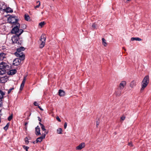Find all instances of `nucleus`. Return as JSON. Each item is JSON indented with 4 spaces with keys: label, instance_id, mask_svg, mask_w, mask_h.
I'll list each match as a JSON object with an SVG mask.
<instances>
[{
    "label": "nucleus",
    "instance_id": "nucleus-1",
    "mask_svg": "<svg viewBox=\"0 0 151 151\" xmlns=\"http://www.w3.org/2000/svg\"><path fill=\"white\" fill-rule=\"evenodd\" d=\"M23 32V30L22 29H19L18 25L14 26L12 29L11 32L12 34H15L16 35H14L12 38V40L13 43L17 45H21L22 42L19 40V36Z\"/></svg>",
    "mask_w": 151,
    "mask_h": 151
},
{
    "label": "nucleus",
    "instance_id": "nucleus-2",
    "mask_svg": "<svg viewBox=\"0 0 151 151\" xmlns=\"http://www.w3.org/2000/svg\"><path fill=\"white\" fill-rule=\"evenodd\" d=\"M24 50L25 48L24 47H20L17 48V51L14 54L17 57H21L22 59H24L25 55L22 52Z\"/></svg>",
    "mask_w": 151,
    "mask_h": 151
},
{
    "label": "nucleus",
    "instance_id": "nucleus-3",
    "mask_svg": "<svg viewBox=\"0 0 151 151\" xmlns=\"http://www.w3.org/2000/svg\"><path fill=\"white\" fill-rule=\"evenodd\" d=\"M7 20L9 23H11L13 25H18L19 29L20 28V24L17 23L18 19L15 16H10L8 18Z\"/></svg>",
    "mask_w": 151,
    "mask_h": 151
},
{
    "label": "nucleus",
    "instance_id": "nucleus-4",
    "mask_svg": "<svg viewBox=\"0 0 151 151\" xmlns=\"http://www.w3.org/2000/svg\"><path fill=\"white\" fill-rule=\"evenodd\" d=\"M11 66L8 65V63L3 62L0 63V69L2 71H6L10 69Z\"/></svg>",
    "mask_w": 151,
    "mask_h": 151
},
{
    "label": "nucleus",
    "instance_id": "nucleus-5",
    "mask_svg": "<svg viewBox=\"0 0 151 151\" xmlns=\"http://www.w3.org/2000/svg\"><path fill=\"white\" fill-rule=\"evenodd\" d=\"M149 82V76L147 75L144 77L142 81V90L147 86Z\"/></svg>",
    "mask_w": 151,
    "mask_h": 151
},
{
    "label": "nucleus",
    "instance_id": "nucleus-6",
    "mask_svg": "<svg viewBox=\"0 0 151 151\" xmlns=\"http://www.w3.org/2000/svg\"><path fill=\"white\" fill-rule=\"evenodd\" d=\"M46 37L45 35L42 34L41 36L40 40L41 42V43L40 45V48H42L45 46V42Z\"/></svg>",
    "mask_w": 151,
    "mask_h": 151
},
{
    "label": "nucleus",
    "instance_id": "nucleus-7",
    "mask_svg": "<svg viewBox=\"0 0 151 151\" xmlns=\"http://www.w3.org/2000/svg\"><path fill=\"white\" fill-rule=\"evenodd\" d=\"M48 134V132H44V134L41 137L37 138L36 140V142H40L43 140V139L45 138L46 135Z\"/></svg>",
    "mask_w": 151,
    "mask_h": 151
},
{
    "label": "nucleus",
    "instance_id": "nucleus-8",
    "mask_svg": "<svg viewBox=\"0 0 151 151\" xmlns=\"http://www.w3.org/2000/svg\"><path fill=\"white\" fill-rule=\"evenodd\" d=\"M19 58H16L13 61V65H14L17 66L21 63L22 60H24V59H22L21 57H19Z\"/></svg>",
    "mask_w": 151,
    "mask_h": 151
},
{
    "label": "nucleus",
    "instance_id": "nucleus-9",
    "mask_svg": "<svg viewBox=\"0 0 151 151\" xmlns=\"http://www.w3.org/2000/svg\"><path fill=\"white\" fill-rule=\"evenodd\" d=\"M5 94V93L0 90V106L2 105V99Z\"/></svg>",
    "mask_w": 151,
    "mask_h": 151
},
{
    "label": "nucleus",
    "instance_id": "nucleus-10",
    "mask_svg": "<svg viewBox=\"0 0 151 151\" xmlns=\"http://www.w3.org/2000/svg\"><path fill=\"white\" fill-rule=\"evenodd\" d=\"M85 143L84 142L82 143L76 147V149L78 150H81L85 147Z\"/></svg>",
    "mask_w": 151,
    "mask_h": 151
},
{
    "label": "nucleus",
    "instance_id": "nucleus-11",
    "mask_svg": "<svg viewBox=\"0 0 151 151\" xmlns=\"http://www.w3.org/2000/svg\"><path fill=\"white\" fill-rule=\"evenodd\" d=\"M126 83L125 81H123L121 82L119 84V88L120 89H123L124 86L126 85Z\"/></svg>",
    "mask_w": 151,
    "mask_h": 151
},
{
    "label": "nucleus",
    "instance_id": "nucleus-12",
    "mask_svg": "<svg viewBox=\"0 0 151 151\" xmlns=\"http://www.w3.org/2000/svg\"><path fill=\"white\" fill-rule=\"evenodd\" d=\"M27 76H25L24 77V78L23 79V80L22 81V83L21 85L20 88V90L21 91H22V89H23V88L24 87V83H25L26 80V78Z\"/></svg>",
    "mask_w": 151,
    "mask_h": 151
},
{
    "label": "nucleus",
    "instance_id": "nucleus-13",
    "mask_svg": "<svg viewBox=\"0 0 151 151\" xmlns=\"http://www.w3.org/2000/svg\"><path fill=\"white\" fill-rule=\"evenodd\" d=\"M35 134L36 135L38 136L41 134L40 132V128L38 126H37L35 128Z\"/></svg>",
    "mask_w": 151,
    "mask_h": 151
},
{
    "label": "nucleus",
    "instance_id": "nucleus-14",
    "mask_svg": "<svg viewBox=\"0 0 151 151\" xmlns=\"http://www.w3.org/2000/svg\"><path fill=\"white\" fill-rule=\"evenodd\" d=\"M122 89H120L119 88H118L116 90L115 92L116 95L117 96H119L121 94L122 90Z\"/></svg>",
    "mask_w": 151,
    "mask_h": 151
},
{
    "label": "nucleus",
    "instance_id": "nucleus-15",
    "mask_svg": "<svg viewBox=\"0 0 151 151\" xmlns=\"http://www.w3.org/2000/svg\"><path fill=\"white\" fill-rule=\"evenodd\" d=\"M59 95L60 96H64L65 95V92L63 90L60 89L59 91Z\"/></svg>",
    "mask_w": 151,
    "mask_h": 151
},
{
    "label": "nucleus",
    "instance_id": "nucleus-16",
    "mask_svg": "<svg viewBox=\"0 0 151 151\" xmlns=\"http://www.w3.org/2000/svg\"><path fill=\"white\" fill-rule=\"evenodd\" d=\"M6 58V54L3 52L1 53L0 54V60H3Z\"/></svg>",
    "mask_w": 151,
    "mask_h": 151
},
{
    "label": "nucleus",
    "instance_id": "nucleus-17",
    "mask_svg": "<svg viewBox=\"0 0 151 151\" xmlns=\"http://www.w3.org/2000/svg\"><path fill=\"white\" fill-rule=\"evenodd\" d=\"M4 10L7 13H12L13 12L12 9L9 7L6 8L5 9H4Z\"/></svg>",
    "mask_w": 151,
    "mask_h": 151
},
{
    "label": "nucleus",
    "instance_id": "nucleus-18",
    "mask_svg": "<svg viewBox=\"0 0 151 151\" xmlns=\"http://www.w3.org/2000/svg\"><path fill=\"white\" fill-rule=\"evenodd\" d=\"M9 72V74L12 75L15 74L17 72V70L15 69L12 70Z\"/></svg>",
    "mask_w": 151,
    "mask_h": 151
},
{
    "label": "nucleus",
    "instance_id": "nucleus-19",
    "mask_svg": "<svg viewBox=\"0 0 151 151\" xmlns=\"http://www.w3.org/2000/svg\"><path fill=\"white\" fill-rule=\"evenodd\" d=\"M136 83L134 81H132L130 83V87L132 88H133L136 86Z\"/></svg>",
    "mask_w": 151,
    "mask_h": 151
},
{
    "label": "nucleus",
    "instance_id": "nucleus-20",
    "mask_svg": "<svg viewBox=\"0 0 151 151\" xmlns=\"http://www.w3.org/2000/svg\"><path fill=\"white\" fill-rule=\"evenodd\" d=\"M131 41H134V40H136V41H140L142 40V39L139 38V37H132L131 39Z\"/></svg>",
    "mask_w": 151,
    "mask_h": 151
},
{
    "label": "nucleus",
    "instance_id": "nucleus-21",
    "mask_svg": "<svg viewBox=\"0 0 151 151\" xmlns=\"http://www.w3.org/2000/svg\"><path fill=\"white\" fill-rule=\"evenodd\" d=\"M102 44L105 46H106L107 45V43L106 42V40L104 38H102Z\"/></svg>",
    "mask_w": 151,
    "mask_h": 151
},
{
    "label": "nucleus",
    "instance_id": "nucleus-22",
    "mask_svg": "<svg viewBox=\"0 0 151 151\" xmlns=\"http://www.w3.org/2000/svg\"><path fill=\"white\" fill-rule=\"evenodd\" d=\"M24 19L25 20L28 21L29 19V17L28 14H25L24 15Z\"/></svg>",
    "mask_w": 151,
    "mask_h": 151
},
{
    "label": "nucleus",
    "instance_id": "nucleus-23",
    "mask_svg": "<svg viewBox=\"0 0 151 151\" xmlns=\"http://www.w3.org/2000/svg\"><path fill=\"white\" fill-rule=\"evenodd\" d=\"M62 130L61 128H59L57 129V132L59 134H62Z\"/></svg>",
    "mask_w": 151,
    "mask_h": 151
},
{
    "label": "nucleus",
    "instance_id": "nucleus-24",
    "mask_svg": "<svg viewBox=\"0 0 151 151\" xmlns=\"http://www.w3.org/2000/svg\"><path fill=\"white\" fill-rule=\"evenodd\" d=\"M37 4H38V5H37L36 6H35V8H38L40 6V2L39 1H37Z\"/></svg>",
    "mask_w": 151,
    "mask_h": 151
},
{
    "label": "nucleus",
    "instance_id": "nucleus-25",
    "mask_svg": "<svg viewBox=\"0 0 151 151\" xmlns=\"http://www.w3.org/2000/svg\"><path fill=\"white\" fill-rule=\"evenodd\" d=\"M45 24V22H42L39 24V25L42 27Z\"/></svg>",
    "mask_w": 151,
    "mask_h": 151
},
{
    "label": "nucleus",
    "instance_id": "nucleus-26",
    "mask_svg": "<svg viewBox=\"0 0 151 151\" xmlns=\"http://www.w3.org/2000/svg\"><path fill=\"white\" fill-rule=\"evenodd\" d=\"M9 123H7L6 126L4 127V129L5 130H6L8 128L9 126Z\"/></svg>",
    "mask_w": 151,
    "mask_h": 151
},
{
    "label": "nucleus",
    "instance_id": "nucleus-27",
    "mask_svg": "<svg viewBox=\"0 0 151 151\" xmlns=\"http://www.w3.org/2000/svg\"><path fill=\"white\" fill-rule=\"evenodd\" d=\"M22 147L23 148L26 150V151H28V150L29 148V147L27 146H26L25 145H23Z\"/></svg>",
    "mask_w": 151,
    "mask_h": 151
},
{
    "label": "nucleus",
    "instance_id": "nucleus-28",
    "mask_svg": "<svg viewBox=\"0 0 151 151\" xmlns=\"http://www.w3.org/2000/svg\"><path fill=\"white\" fill-rule=\"evenodd\" d=\"M41 127V128L42 130H43V131H45V132H46V129L45 128V126L43 125Z\"/></svg>",
    "mask_w": 151,
    "mask_h": 151
},
{
    "label": "nucleus",
    "instance_id": "nucleus-29",
    "mask_svg": "<svg viewBox=\"0 0 151 151\" xmlns=\"http://www.w3.org/2000/svg\"><path fill=\"white\" fill-rule=\"evenodd\" d=\"M92 28L93 29H97V28H96V25L94 23H93V24L92 25Z\"/></svg>",
    "mask_w": 151,
    "mask_h": 151
},
{
    "label": "nucleus",
    "instance_id": "nucleus-30",
    "mask_svg": "<svg viewBox=\"0 0 151 151\" xmlns=\"http://www.w3.org/2000/svg\"><path fill=\"white\" fill-rule=\"evenodd\" d=\"M12 118V114L8 118V120L9 121H10Z\"/></svg>",
    "mask_w": 151,
    "mask_h": 151
},
{
    "label": "nucleus",
    "instance_id": "nucleus-31",
    "mask_svg": "<svg viewBox=\"0 0 151 151\" xmlns=\"http://www.w3.org/2000/svg\"><path fill=\"white\" fill-rule=\"evenodd\" d=\"M24 140L26 143L28 144L29 143V141L28 140V139L27 137H25Z\"/></svg>",
    "mask_w": 151,
    "mask_h": 151
},
{
    "label": "nucleus",
    "instance_id": "nucleus-32",
    "mask_svg": "<svg viewBox=\"0 0 151 151\" xmlns=\"http://www.w3.org/2000/svg\"><path fill=\"white\" fill-rule=\"evenodd\" d=\"M14 89V88H12L10 89H9L8 91V94H9L11 92L12 90Z\"/></svg>",
    "mask_w": 151,
    "mask_h": 151
},
{
    "label": "nucleus",
    "instance_id": "nucleus-33",
    "mask_svg": "<svg viewBox=\"0 0 151 151\" xmlns=\"http://www.w3.org/2000/svg\"><path fill=\"white\" fill-rule=\"evenodd\" d=\"M34 104L35 106H38V103L36 101H35L34 103Z\"/></svg>",
    "mask_w": 151,
    "mask_h": 151
},
{
    "label": "nucleus",
    "instance_id": "nucleus-34",
    "mask_svg": "<svg viewBox=\"0 0 151 151\" xmlns=\"http://www.w3.org/2000/svg\"><path fill=\"white\" fill-rule=\"evenodd\" d=\"M125 116H121V119L123 121V120H124L125 119Z\"/></svg>",
    "mask_w": 151,
    "mask_h": 151
},
{
    "label": "nucleus",
    "instance_id": "nucleus-35",
    "mask_svg": "<svg viewBox=\"0 0 151 151\" xmlns=\"http://www.w3.org/2000/svg\"><path fill=\"white\" fill-rule=\"evenodd\" d=\"M96 127H97L99 124V123H100L99 122V121H97L96 122Z\"/></svg>",
    "mask_w": 151,
    "mask_h": 151
},
{
    "label": "nucleus",
    "instance_id": "nucleus-36",
    "mask_svg": "<svg viewBox=\"0 0 151 151\" xmlns=\"http://www.w3.org/2000/svg\"><path fill=\"white\" fill-rule=\"evenodd\" d=\"M56 119L59 122H61V120L60 119V118H59V116H57L56 117Z\"/></svg>",
    "mask_w": 151,
    "mask_h": 151
},
{
    "label": "nucleus",
    "instance_id": "nucleus-37",
    "mask_svg": "<svg viewBox=\"0 0 151 151\" xmlns=\"http://www.w3.org/2000/svg\"><path fill=\"white\" fill-rule=\"evenodd\" d=\"M67 123L66 122H65V123L64 124V128L65 129L67 127Z\"/></svg>",
    "mask_w": 151,
    "mask_h": 151
},
{
    "label": "nucleus",
    "instance_id": "nucleus-38",
    "mask_svg": "<svg viewBox=\"0 0 151 151\" xmlns=\"http://www.w3.org/2000/svg\"><path fill=\"white\" fill-rule=\"evenodd\" d=\"M132 0H124V1L125 3H128L129 1H131Z\"/></svg>",
    "mask_w": 151,
    "mask_h": 151
},
{
    "label": "nucleus",
    "instance_id": "nucleus-39",
    "mask_svg": "<svg viewBox=\"0 0 151 151\" xmlns=\"http://www.w3.org/2000/svg\"><path fill=\"white\" fill-rule=\"evenodd\" d=\"M128 145L131 147H132L133 146V145H132V142H130L128 143Z\"/></svg>",
    "mask_w": 151,
    "mask_h": 151
},
{
    "label": "nucleus",
    "instance_id": "nucleus-40",
    "mask_svg": "<svg viewBox=\"0 0 151 151\" xmlns=\"http://www.w3.org/2000/svg\"><path fill=\"white\" fill-rule=\"evenodd\" d=\"M38 107L40 109L41 111H43V109H42L40 106L38 105Z\"/></svg>",
    "mask_w": 151,
    "mask_h": 151
},
{
    "label": "nucleus",
    "instance_id": "nucleus-41",
    "mask_svg": "<svg viewBox=\"0 0 151 151\" xmlns=\"http://www.w3.org/2000/svg\"><path fill=\"white\" fill-rule=\"evenodd\" d=\"M29 113V116H29H29H30L31 115V113H30V112H29V111H27V112H26V113Z\"/></svg>",
    "mask_w": 151,
    "mask_h": 151
},
{
    "label": "nucleus",
    "instance_id": "nucleus-42",
    "mask_svg": "<svg viewBox=\"0 0 151 151\" xmlns=\"http://www.w3.org/2000/svg\"><path fill=\"white\" fill-rule=\"evenodd\" d=\"M22 26H23V27L25 28H26V25L24 24H23Z\"/></svg>",
    "mask_w": 151,
    "mask_h": 151
},
{
    "label": "nucleus",
    "instance_id": "nucleus-43",
    "mask_svg": "<svg viewBox=\"0 0 151 151\" xmlns=\"http://www.w3.org/2000/svg\"><path fill=\"white\" fill-rule=\"evenodd\" d=\"M38 119L39 121H40V122H41V119L40 118V117H38Z\"/></svg>",
    "mask_w": 151,
    "mask_h": 151
},
{
    "label": "nucleus",
    "instance_id": "nucleus-44",
    "mask_svg": "<svg viewBox=\"0 0 151 151\" xmlns=\"http://www.w3.org/2000/svg\"><path fill=\"white\" fill-rule=\"evenodd\" d=\"M28 124V122H25V124H24V125L26 126Z\"/></svg>",
    "mask_w": 151,
    "mask_h": 151
},
{
    "label": "nucleus",
    "instance_id": "nucleus-45",
    "mask_svg": "<svg viewBox=\"0 0 151 151\" xmlns=\"http://www.w3.org/2000/svg\"><path fill=\"white\" fill-rule=\"evenodd\" d=\"M39 124L41 126L43 125V124H41L40 122H39Z\"/></svg>",
    "mask_w": 151,
    "mask_h": 151
},
{
    "label": "nucleus",
    "instance_id": "nucleus-46",
    "mask_svg": "<svg viewBox=\"0 0 151 151\" xmlns=\"http://www.w3.org/2000/svg\"><path fill=\"white\" fill-rule=\"evenodd\" d=\"M29 117L28 116L27 117V119H29Z\"/></svg>",
    "mask_w": 151,
    "mask_h": 151
},
{
    "label": "nucleus",
    "instance_id": "nucleus-47",
    "mask_svg": "<svg viewBox=\"0 0 151 151\" xmlns=\"http://www.w3.org/2000/svg\"><path fill=\"white\" fill-rule=\"evenodd\" d=\"M25 129H27V126H26L25 127Z\"/></svg>",
    "mask_w": 151,
    "mask_h": 151
},
{
    "label": "nucleus",
    "instance_id": "nucleus-48",
    "mask_svg": "<svg viewBox=\"0 0 151 151\" xmlns=\"http://www.w3.org/2000/svg\"><path fill=\"white\" fill-rule=\"evenodd\" d=\"M123 48L125 51L126 50V49L124 47H123Z\"/></svg>",
    "mask_w": 151,
    "mask_h": 151
},
{
    "label": "nucleus",
    "instance_id": "nucleus-49",
    "mask_svg": "<svg viewBox=\"0 0 151 151\" xmlns=\"http://www.w3.org/2000/svg\"><path fill=\"white\" fill-rule=\"evenodd\" d=\"M35 142H33V143H35Z\"/></svg>",
    "mask_w": 151,
    "mask_h": 151
}]
</instances>
